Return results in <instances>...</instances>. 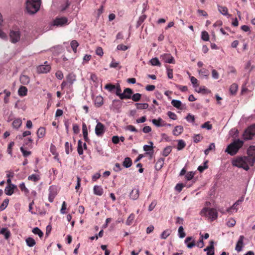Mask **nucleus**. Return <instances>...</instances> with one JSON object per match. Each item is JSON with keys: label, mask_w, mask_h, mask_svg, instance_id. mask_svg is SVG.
<instances>
[{"label": "nucleus", "mask_w": 255, "mask_h": 255, "mask_svg": "<svg viewBox=\"0 0 255 255\" xmlns=\"http://www.w3.org/2000/svg\"><path fill=\"white\" fill-rule=\"evenodd\" d=\"M238 86L236 84H233L230 88V91L231 94L234 95L236 94L237 91Z\"/></svg>", "instance_id": "55"}, {"label": "nucleus", "mask_w": 255, "mask_h": 255, "mask_svg": "<svg viewBox=\"0 0 255 255\" xmlns=\"http://www.w3.org/2000/svg\"><path fill=\"white\" fill-rule=\"evenodd\" d=\"M185 244L189 249H191L195 246V242L193 240V238L192 237H187L185 240Z\"/></svg>", "instance_id": "22"}, {"label": "nucleus", "mask_w": 255, "mask_h": 255, "mask_svg": "<svg viewBox=\"0 0 255 255\" xmlns=\"http://www.w3.org/2000/svg\"><path fill=\"white\" fill-rule=\"evenodd\" d=\"M115 93L117 96H119V98L121 99V97H122V95H123V93H122V90L121 89V87L119 84H117L116 86V89L115 90Z\"/></svg>", "instance_id": "39"}, {"label": "nucleus", "mask_w": 255, "mask_h": 255, "mask_svg": "<svg viewBox=\"0 0 255 255\" xmlns=\"http://www.w3.org/2000/svg\"><path fill=\"white\" fill-rule=\"evenodd\" d=\"M71 47L74 53L77 52V48L79 46V43L76 40H72L70 43Z\"/></svg>", "instance_id": "50"}, {"label": "nucleus", "mask_w": 255, "mask_h": 255, "mask_svg": "<svg viewBox=\"0 0 255 255\" xmlns=\"http://www.w3.org/2000/svg\"><path fill=\"white\" fill-rule=\"evenodd\" d=\"M198 73L201 76L205 77L206 78H207L209 75V71L204 68L199 70Z\"/></svg>", "instance_id": "35"}, {"label": "nucleus", "mask_w": 255, "mask_h": 255, "mask_svg": "<svg viewBox=\"0 0 255 255\" xmlns=\"http://www.w3.org/2000/svg\"><path fill=\"white\" fill-rule=\"evenodd\" d=\"M232 164L233 166L239 168H243L246 171L249 170L250 167L254 165V158L250 159L246 156H237L232 160Z\"/></svg>", "instance_id": "1"}, {"label": "nucleus", "mask_w": 255, "mask_h": 255, "mask_svg": "<svg viewBox=\"0 0 255 255\" xmlns=\"http://www.w3.org/2000/svg\"><path fill=\"white\" fill-rule=\"evenodd\" d=\"M95 105L97 107H101L103 104V98L101 96L96 97L95 100Z\"/></svg>", "instance_id": "26"}, {"label": "nucleus", "mask_w": 255, "mask_h": 255, "mask_svg": "<svg viewBox=\"0 0 255 255\" xmlns=\"http://www.w3.org/2000/svg\"><path fill=\"white\" fill-rule=\"evenodd\" d=\"M28 179L33 182H37L40 179V176L38 174H33L28 177Z\"/></svg>", "instance_id": "41"}, {"label": "nucleus", "mask_w": 255, "mask_h": 255, "mask_svg": "<svg viewBox=\"0 0 255 255\" xmlns=\"http://www.w3.org/2000/svg\"><path fill=\"white\" fill-rule=\"evenodd\" d=\"M217 7L218 11L221 14L227 16L228 18L231 16V15L228 13V9L227 7L218 4Z\"/></svg>", "instance_id": "15"}, {"label": "nucleus", "mask_w": 255, "mask_h": 255, "mask_svg": "<svg viewBox=\"0 0 255 255\" xmlns=\"http://www.w3.org/2000/svg\"><path fill=\"white\" fill-rule=\"evenodd\" d=\"M171 231L170 229H167L164 231L160 235L162 239H166L171 234Z\"/></svg>", "instance_id": "42"}, {"label": "nucleus", "mask_w": 255, "mask_h": 255, "mask_svg": "<svg viewBox=\"0 0 255 255\" xmlns=\"http://www.w3.org/2000/svg\"><path fill=\"white\" fill-rule=\"evenodd\" d=\"M32 233L35 235H37L40 238L42 237L43 235V232L38 227L33 228Z\"/></svg>", "instance_id": "52"}, {"label": "nucleus", "mask_w": 255, "mask_h": 255, "mask_svg": "<svg viewBox=\"0 0 255 255\" xmlns=\"http://www.w3.org/2000/svg\"><path fill=\"white\" fill-rule=\"evenodd\" d=\"M3 93L5 94V97L3 99L4 102V103L7 104L9 102L8 97L10 96L11 93L6 89L3 90Z\"/></svg>", "instance_id": "49"}, {"label": "nucleus", "mask_w": 255, "mask_h": 255, "mask_svg": "<svg viewBox=\"0 0 255 255\" xmlns=\"http://www.w3.org/2000/svg\"><path fill=\"white\" fill-rule=\"evenodd\" d=\"M255 66L252 64L251 61H249L247 62L245 68L249 72H251L254 68Z\"/></svg>", "instance_id": "37"}, {"label": "nucleus", "mask_w": 255, "mask_h": 255, "mask_svg": "<svg viewBox=\"0 0 255 255\" xmlns=\"http://www.w3.org/2000/svg\"><path fill=\"white\" fill-rule=\"evenodd\" d=\"M45 134V129L43 127L38 128L37 131V135L39 138H42Z\"/></svg>", "instance_id": "38"}, {"label": "nucleus", "mask_w": 255, "mask_h": 255, "mask_svg": "<svg viewBox=\"0 0 255 255\" xmlns=\"http://www.w3.org/2000/svg\"><path fill=\"white\" fill-rule=\"evenodd\" d=\"M201 38L204 41H209V35L208 33L206 31H202V34H201Z\"/></svg>", "instance_id": "60"}, {"label": "nucleus", "mask_w": 255, "mask_h": 255, "mask_svg": "<svg viewBox=\"0 0 255 255\" xmlns=\"http://www.w3.org/2000/svg\"><path fill=\"white\" fill-rule=\"evenodd\" d=\"M93 190L94 194L96 195L101 196L103 193V189L100 186L95 185Z\"/></svg>", "instance_id": "27"}, {"label": "nucleus", "mask_w": 255, "mask_h": 255, "mask_svg": "<svg viewBox=\"0 0 255 255\" xmlns=\"http://www.w3.org/2000/svg\"><path fill=\"white\" fill-rule=\"evenodd\" d=\"M16 188V186L14 184L8 185L4 189V192L6 195L10 196L14 192V189Z\"/></svg>", "instance_id": "20"}, {"label": "nucleus", "mask_w": 255, "mask_h": 255, "mask_svg": "<svg viewBox=\"0 0 255 255\" xmlns=\"http://www.w3.org/2000/svg\"><path fill=\"white\" fill-rule=\"evenodd\" d=\"M244 142L240 139L236 140L229 144L227 147L225 152L231 155H235L239 149L243 146Z\"/></svg>", "instance_id": "2"}, {"label": "nucleus", "mask_w": 255, "mask_h": 255, "mask_svg": "<svg viewBox=\"0 0 255 255\" xmlns=\"http://www.w3.org/2000/svg\"><path fill=\"white\" fill-rule=\"evenodd\" d=\"M164 164V159L163 158L159 159L155 164V168L156 170H160Z\"/></svg>", "instance_id": "40"}, {"label": "nucleus", "mask_w": 255, "mask_h": 255, "mask_svg": "<svg viewBox=\"0 0 255 255\" xmlns=\"http://www.w3.org/2000/svg\"><path fill=\"white\" fill-rule=\"evenodd\" d=\"M201 128L210 130L212 128V125L210 124V122H207L201 126Z\"/></svg>", "instance_id": "63"}, {"label": "nucleus", "mask_w": 255, "mask_h": 255, "mask_svg": "<svg viewBox=\"0 0 255 255\" xmlns=\"http://www.w3.org/2000/svg\"><path fill=\"white\" fill-rule=\"evenodd\" d=\"M48 200L50 202H52L56 195V189L54 186H50L49 188Z\"/></svg>", "instance_id": "19"}, {"label": "nucleus", "mask_w": 255, "mask_h": 255, "mask_svg": "<svg viewBox=\"0 0 255 255\" xmlns=\"http://www.w3.org/2000/svg\"><path fill=\"white\" fill-rule=\"evenodd\" d=\"M27 89L24 86H20L18 90V94L19 96H25L27 95Z\"/></svg>", "instance_id": "30"}, {"label": "nucleus", "mask_w": 255, "mask_h": 255, "mask_svg": "<svg viewBox=\"0 0 255 255\" xmlns=\"http://www.w3.org/2000/svg\"><path fill=\"white\" fill-rule=\"evenodd\" d=\"M69 23L68 20L66 17H57L52 21L51 25L62 27L67 25Z\"/></svg>", "instance_id": "5"}, {"label": "nucleus", "mask_w": 255, "mask_h": 255, "mask_svg": "<svg viewBox=\"0 0 255 255\" xmlns=\"http://www.w3.org/2000/svg\"><path fill=\"white\" fill-rule=\"evenodd\" d=\"M255 135V125H253L246 129L243 134V138L245 140L251 139Z\"/></svg>", "instance_id": "6"}, {"label": "nucleus", "mask_w": 255, "mask_h": 255, "mask_svg": "<svg viewBox=\"0 0 255 255\" xmlns=\"http://www.w3.org/2000/svg\"><path fill=\"white\" fill-rule=\"evenodd\" d=\"M123 166L126 168H128L132 165L131 159L129 157H126L123 161Z\"/></svg>", "instance_id": "36"}, {"label": "nucleus", "mask_w": 255, "mask_h": 255, "mask_svg": "<svg viewBox=\"0 0 255 255\" xmlns=\"http://www.w3.org/2000/svg\"><path fill=\"white\" fill-rule=\"evenodd\" d=\"M244 200V196H242L231 207L228 208L226 212L230 214H232L234 212H237L239 209L238 206L242 204Z\"/></svg>", "instance_id": "7"}, {"label": "nucleus", "mask_w": 255, "mask_h": 255, "mask_svg": "<svg viewBox=\"0 0 255 255\" xmlns=\"http://www.w3.org/2000/svg\"><path fill=\"white\" fill-rule=\"evenodd\" d=\"M135 218V216L133 213L130 214V215L128 218L126 224L128 226H130L132 223V222Z\"/></svg>", "instance_id": "51"}, {"label": "nucleus", "mask_w": 255, "mask_h": 255, "mask_svg": "<svg viewBox=\"0 0 255 255\" xmlns=\"http://www.w3.org/2000/svg\"><path fill=\"white\" fill-rule=\"evenodd\" d=\"M133 94L132 90L128 88H126L123 92V95H122V97H121V100L123 99H130L132 96V94Z\"/></svg>", "instance_id": "13"}, {"label": "nucleus", "mask_w": 255, "mask_h": 255, "mask_svg": "<svg viewBox=\"0 0 255 255\" xmlns=\"http://www.w3.org/2000/svg\"><path fill=\"white\" fill-rule=\"evenodd\" d=\"M122 107V102L119 100H114L110 106L111 110L118 112Z\"/></svg>", "instance_id": "12"}, {"label": "nucleus", "mask_w": 255, "mask_h": 255, "mask_svg": "<svg viewBox=\"0 0 255 255\" xmlns=\"http://www.w3.org/2000/svg\"><path fill=\"white\" fill-rule=\"evenodd\" d=\"M25 242L27 246L29 247H32L36 244L35 241L31 237L26 238Z\"/></svg>", "instance_id": "33"}, {"label": "nucleus", "mask_w": 255, "mask_h": 255, "mask_svg": "<svg viewBox=\"0 0 255 255\" xmlns=\"http://www.w3.org/2000/svg\"><path fill=\"white\" fill-rule=\"evenodd\" d=\"M200 214L202 216L209 218L212 221L216 219L218 217V213L216 210L214 208L204 207L200 211Z\"/></svg>", "instance_id": "4"}, {"label": "nucleus", "mask_w": 255, "mask_h": 255, "mask_svg": "<svg viewBox=\"0 0 255 255\" xmlns=\"http://www.w3.org/2000/svg\"><path fill=\"white\" fill-rule=\"evenodd\" d=\"M20 150L24 157H27L31 154V151L26 150L23 147H21Z\"/></svg>", "instance_id": "62"}, {"label": "nucleus", "mask_w": 255, "mask_h": 255, "mask_svg": "<svg viewBox=\"0 0 255 255\" xmlns=\"http://www.w3.org/2000/svg\"><path fill=\"white\" fill-rule=\"evenodd\" d=\"M247 154L248 157L250 159L254 158V163L255 162V146H250L247 150Z\"/></svg>", "instance_id": "16"}, {"label": "nucleus", "mask_w": 255, "mask_h": 255, "mask_svg": "<svg viewBox=\"0 0 255 255\" xmlns=\"http://www.w3.org/2000/svg\"><path fill=\"white\" fill-rule=\"evenodd\" d=\"M160 59L164 62L170 64H174L175 59L174 57L169 53H164L160 55Z\"/></svg>", "instance_id": "9"}, {"label": "nucleus", "mask_w": 255, "mask_h": 255, "mask_svg": "<svg viewBox=\"0 0 255 255\" xmlns=\"http://www.w3.org/2000/svg\"><path fill=\"white\" fill-rule=\"evenodd\" d=\"M0 233L4 235L5 239H8L10 235V232L5 228H3L0 230Z\"/></svg>", "instance_id": "34"}, {"label": "nucleus", "mask_w": 255, "mask_h": 255, "mask_svg": "<svg viewBox=\"0 0 255 255\" xmlns=\"http://www.w3.org/2000/svg\"><path fill=\"white\" fill-rule=\"evenodd\" d=\"M172 151V147L168 146L166 147L163 151V155L164 156H167Z\"/></svg>", "instance_id": "54"}, {"label": "nucleus", "mask_w": 255, "mask_h": 255, "mask_svg": "<svg viewBox=\"0 0 255 255\" xmlns=\"http://www.w3.org/2000/svg\"><path fill=\"white\" fill-rule=\"evenodd\" d=\"M10 41L15 43L19 41L20 38V33L18 30H11L9 33Z\"/></svg>", "instance_id": "8"}, {"label": "nucleus", "mask_w": 255, "mask_h": 255, "mask_svg": "<svg viewBox=\"0 0 255 255\" xmlns=\"http://www.w3.org/2000/svg\"><path fill=\"white\" fill-rule=\"evenodd\" d=\"M183 131V127L181 126H177L173 130V134L175 136L180 135Z\"/></svg>", "instance_id": "25"}, {"label": "nucleus", "mask_w": 255, "mask_h": 255, "mask_svg": "<svg viewBox=\"0 0 255 255\" xmlns=\"http://www.w3.org/2000/svg\"><path fill=\"white\" fill-rule=\"evenodd\" d=\"M150 63L152 66L160 67L161 64L157 58H153L150 60Z\"/></svg>", "instance_id": "44"}, {"label": "nucleus", "mask_w": 255, "mask_h": 255, "mask_svg": "<svg viewBox=\"0 0 255 255\" xmlns=\"http://www.w3.org/2000/svg\"><path fill=\"white\" fill-rule=\"evenodd\" d=\"M146 15L145 14H142V15L139 16L137 21L136 27L137 28L139 27L140 26V25L142 23V22L144 21V20L146 19Z\"/></svg>", "instance_id": "46"}, {"label": "nucleus", "mask_w": 255, "mask_h": 255, "mask_svg": "<svg viewBox=\"0 0 255 255\" xmlns=\"http://www.w3.org/2000/svg\"><path fill=\"white\" fill-rule=\"evenodd\" d=\"M65 152L67 154H69L72 150L71 144L69 143L67 141L65 143Z\"/></svg>", "instance_id": "53"}, {"label": "nucleus", "mask_w": 255, "mask_h": 255, "mask_svg": "<svg viewBox=\"0 0 255 255\" xmlns=\"http://www.w3.org/2000/svg\"><path fill=\"white\" fill-rule=\"evenodd\" d=\"M139 197V190L137 188H133L129 194V197L132 200H136Z\"/></svg>", "instance_id": "23"}, {"label": "nucleus", "mask_w": 255, "mask_h": 255, "mask_svg": "<svg viewBox=\"0 0 255 255\" xmlns=\"http://www.w3.org/2000/svg\"><path fill=\"white\" fill-rule=\"evenodd\" d=\"M20 81L23 85H27L30 82V79L27 76L22 75L20 77Z\"/></svg>", "instance_id": "32"}, {"label": "nucleus", "mask_w": 255, "mask_h": 255, "mask_svg": "<svg viewBox=\"0 0 255 255\" xmlns=\"http://www.w3.org/2000/svg\"><path fill=\"white\" fill-rule=\"evenodd\" d=\"M135 106L137 109L140 110L146 109L148 107V105L147 103H136Z\"/></svg>", "instance_id": "48"}, {"label": "nucleus", "mask_w": 255, "mask_h": 255, "mask_svg": "<svg viewBox=\"0 0 255 255\" xmlns=\"http://www.w3.org/2000/svg\"><path fill=\"white\" fill-rule=\"evenodd\" d=\"M87 148V145L85 142H83L81 140L78 141L77 151L79 155H81L83 153V149Z\"/></svg>", "instance_id": "14"}, {"label": "nucleus", "mask_w": 255, "mask_h": 255, "mask_svg": "<svg viewBox=\"0 0 255 255\" xmlns=\"http://www.w3.org/2000/svg\"><path fill=\"white\" fill-rule=\"evenodd\" d=\"M151 121L152 124L157 127H163L166 125V123L161 118L153 119Z\"/></svg>", "instance_id": "21"}, {"label": "nucleus", "mask_w": 255, "mask_h": 255, "mask_svg": "<svg viewBox=\"0 0 255 255\" xmlns=\"http://www.w3.org/2000/svg\"><path fill=\"white\" fill-rule=\"evenodd\" d=\"M178 235L180 238H184L185 237V233L184 231V228L182 226L179 227L178 230Z\"/></svg>", "instance_id": "45"}, {"label": "nucleus", "mask_w": 255, "mask_h": 255, "mask_svg": "<svg viewBox=\"0 0 255 255\" xmlns=\"http://www.w3.org/2000/svg\"><path fill=\"white\" fill-rule=\"evenodd\" d=\"M171 104L173 106L176 108L178 109L182 110V104L180 100H172L171 101Z\"/></svg>", "instance_id": "28"}, {"label": "nucleus", "mask_w": 255, "mask_h": 255, "mask_svg": "<svg viewBox=\"0 0 255 255\" xmlns=\"http://www.w3.org/2000/svg\"><path fill=\"white\" fill-rule=\"evenodd\" d=\"M186 143L185 141L182 139H179L178 140L177 149L178 150H181L185 147Z\"/></svg>", "instance_id": "47"}, {"label": "nucleus", "mask_w": 255, "mask_h": 255, "mask_svg": "<svg viewBox=\"0 0 255 255\" xmlns=\"http://www.w3.org/2000/svg\"><path fill=\"white\" fill-rule=\"evenodd\" d=\"M82 132L83 135V137L86 141H87L89 140V138L88 137V130L87 128V126L85 123H83L82 125Z\"/></svg>", "instance_id": "31"}, {"label": "nucleus", "mask_w": 255, "mask_h": 255, "mask_svg": "<svg viewBox=\"0 0 255 255\" xmlns=\"http://www.w3.org/2000/svg\"><path fill=\"white\" fill-rule=\"evenodd\" d=\"M236 223V221L234 218H230L227 222V226L229 227H234Z\"/></svg>", "instance_id": "57"}, {"label": "nucleus", "mask_w": 255, "mask_h": 255, "mask_svg": "<svg viewBox=\"0 0 255 255\" xmlns=\"http://www.w3.org/2000/svg\"><path fill=\"white\" fill-rule=\"evenodd\" d=\"M66 80L69 86H72L76 80V76L74 73H71L66 76Z\"/></svg>", "instance_id": "17"}, {"label": "nucleus", "mask_w": 255, "mask_h": 255, "mask_svg": "<svg viewBox=\"0 0 255 255\" xmlns=\"http://www.w3.org/2000/svg\"><path fill=\"white\" fill-rule=\"evenodd\" d=\"M105 131V126L100 122H98L95 127V133L98 136H102Z\"/></svg>", "instance_id": "10"}, {"label": "nucleus", "mask_w": 255, "mask_h": 255, "mask_svg": "<svg viewBox=\"0 0 255 255\" xmlns=\"http://www.w3.org/2000/svg\"><path fill=\"white\" fill-rule=\"evenodd\" d=\"M167 115L170 119L173 120H176L177 118V115L173 112L169 111L167 112Z\"/></svg>", "instance_id": "64"}, {"label": "nucleus", "mask_w": 255, "mask_h": 255, "mask_svg": "<svg viewBox=\"0 0 255 255\" xmlns=\"http://www.w3.org/2000/svg\"><path fill=\"white\" fill-rule=\"evenodd\" d=\"M41 0H27L26 8L28 13L34 14L40 8Z\"/></svg>", "instance_id": "3"}, {"label": "nucleus", "mask_w": 255, "mask_h": 255, "mask_svg": "<svg viewBox=\"0 0 255 255\" xmlns=\"http://www.w3.org/2000/svg\"><path fill=\"white\" fill-rule=\"evenodd\" d=\"M150 145H144L143 146V150L146 152V153L148 154H152L153 153V142L150 141Z\"/></svg>", "instance_id": "24"}, {"label": "nucleus", "mask_w": 255, "mask_h": 255, "mask_svg": "<svg viewBox=\"0 0 255 255\" xmlns=\"http://www.w3.org/2000/svg\"><path fill=\"white\" fill-rule=\"evenodd\" d=\"M22 125V121L20 119H16L12 122V127L15 129H18Z\"/></svg>", "instance_id": "29"}, {"label": "nucleus", "mask_w": 255, "mask_h": 255, "mask_svg": "<svg viewBox=\"0 0 255 255\" xmlns=\"http://www.w3.org/2000/svg\"><path fill=\"white\" fill-rule=\"evenodd\" d=\"M215 149V144L214 143H211L208 148H207L204 151V153L206 155H207L209 154V152L212 150Z\"/></svg>", "instance_id": "61"}, {"label": "nucleus", "mask_w": 255, "mask_h": 255, "mask_svg": "<svg viewBox=\"0 0 255 255\" xmlns=\"http://www.w3.org/2000/svg\"><path fill=\"white\" fill-rule=\"evenodd\" d=\"M141 97V95L139 93H136L132 95L130 99H132L134 102L139 101Z\"/></svg>", "instance_id": "59"}, {"label": "nucleus", "mask_w": 255, "mask_h": 255, "mask_svg": "<svg viewBox=\"0 0 255 255\" xmlns=\"http://www.w3.org/2000/svg\"><path fill=\"white\" fill-rule=\"evenodd\" d=\"M8 202V199L6 198L4 199L1 205L0 206V211H2L4 210L7 206Z\"/></svg>", "instance_id": "58"}, {"label": "nucleus", "mask_w": 255, "mask_h": 255, "mask_svg": "<svg viewBox=\"0 0 255 255\" xmlns=\"http://www.w3.org/2000/svg\"><path fill=\"white\" fill-rule=\"evenodd\" d=\"M50 66L46 61L44 62V64L39 66L37 70L39 73H46L50 70Z\"/></svg>", "instance_id": "11"}, {"label": "nucleus", "mask_w": 255, "mask_h": 255, "mask_svg": "<svg viewBox=\"0 0 255 255\" xmlns=\"http://www.w3.org/2000/svg\"><path fill=\"white\" fill-rule=\"evenodd\" d=\"M244 237L243 236H240L235 248V250L238 252H240L242 250L243 247L244 246Z\"/></svg>", "instance_id": "18"}, {"label": "nucleus", "mask_w": 255, "mask_h": 255, "mask_svg": "<svg viewBox=\"0 0 255 255\" xmlns=\"http://www.w3.org/2000/svg\"><path fill=\"white\" fill-rule=\"evenodd\" d=\"M116 86L111 83L107 84L105 86V89L110 92H113L116 89Z\"/></svg>", "instance_id": "43"}, {"label": "nucleus", "mask_w": 255, "mask_h": 255, "mask_svg": "<svg viewBox=\"0 0 255 255\" xmlns=\"http://www.w3.org/2000/svg\"><path fill=\"white\" fill-rule=\"evenodd\" d=\"M190 79L193 87L194 88H197L199 86L198 80L193 76H190Z\"/></svg>", "instance_id": "56"}]
</instances>
